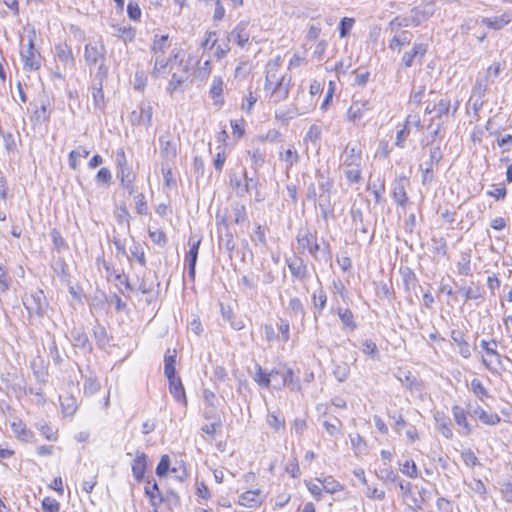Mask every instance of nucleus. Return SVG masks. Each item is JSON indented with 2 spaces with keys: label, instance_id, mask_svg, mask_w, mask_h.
Segmentation results:
<instances>
[{
  "label": "nucleus",
  "instance_id": "1",
  "mask_svg": "<svg viewBox=\"0 0 512 512\" xmlns=\"http://www.w3.org/2000/svg\"><path fill=\"white\" fill-rule=\"evenodd\" d=\"M334 182L329 175L317 171L316 183H310L307 188V198L317 201L323 219L333 215L334 205L331 200Z\"/></svg>",
  "mask_w": 512,
  "mask_h": 512
},
{
  "label": "nucleus",
  "instance_id": "2",
  "mask_svg": "<svg viewBox=\"0 0 512 512\" xmlns=\"http://www.w3.org/2000/svg\"><path fill=\"white\" fill-rule=\"evenodd\" d=\"M458 109L455 105L452 109L451 99L448 96H442L434 91L429 92V99L426 101L425 114H433L428 129L433 128L434 121L445 123L450 116H453Z\"/></svg>",
  "mask_w": 512,
  "mask_h": 512
},
{
  "label": "nucleus",
  "instance_id": "3",
  "mask_svg": "<svg viewBox=\"0 0 512 512\" xmlns=\"http://www.w3.org/2000/svg\"><path fill=\"white\" fill-rule=\"evenodd\" d=\"M341 166L349 184H357L362 180V151L356 145L348 144L341 154Z\"/></svg>",
  "mask_w": 512,
  "mask_h": 512
},
{
  "label": "nucleus",
  "instance_id": "4",
  "mask_svg": "<svg viewBox=\"0 0 512 512\" xmlns=\"http://www.w3.org/2000/svg\"><path fill=\"white\" fill-rule=\"evenodd\" d=\"M290 77L277 73H266L264 89L270 93V101L279 103L289 95Z\"/></svg>",
  "mask_w": 512,
  "mask_h": 512
},
{
  "label": "nucleus",
  "instance_id": "5",
  "mask_svg": "<svg viewBox=\"0 0 512 512\" xmlns=\"http://www.w3.org/2000/svg\"><path fill=\"white\" fill-rule=\"evenodd\" d=\"M403 19L399 17L390 21L386 32L390 35L388 47L392 51L400 52L403 47L409 45L413 39V33L410 30L404 29L406 24H403Z\"/></svg>",
  "mask_w": 512,
  "mask_h": 512
},
{
  "label": "nucleus",
  "instance_id": "6",
  "mask_svg": "<svg viewBox=\"0 0 512 512\" xmlns=\"http://www.w3.org/2000/svg\"><path fill=\"white\" fill-rule=\"evenodd\" d=\"M480 347L485 352L486 356L494 357L495 361L489 360L486 357H482V365L493 375H500L501 370H504L503 356L498 353V343L492 339L490 341L482 339L480 341Z\"/></svg>",
  "mask_w": 512,
  "mask_h": 512
},
{
  "label": "nucleus",
  "instance_id": "7",
  "mask_svg": "<svg viewBox=\"0 0 512 512\" xmlns=\"http://www.w3.org/2000/svg\"><path fill=\"white\" fill-rule=\"evenodd\" d=\"M27 37L28 45L26 48L22 47L20 51L23 69L25 71H36L41 67V55L35 48V31H31Z\"/></svg>",
  "mask_w": 512,
  "mask_h": 512
},
{
  "label": "nucleus",
  "instance_id": "8",
  "mask_svg": "<svg viewBox=\"0 0 512 512\" xmlns=\"http://www.w3.org/2000/svg\"><path fill=\"white\" fill-rule=\"evenodd\" d=\"M179 63H184L183 59L179 58V51L173 49L167 58L156 57L154 59L152 75L156 78L165 77L175 71L179 67Z\"/></svg>",
  "mask_w": 512,
  "mask_h": 512
},
{
  "label": "nucleus",
  "instance_id": "9",
  "mask_svg": "<svg viewBox=\"0 0 512 512\" xmlns=\"http://www.w3.org/2000/svg\"><path fill=\"white\" fill-rule=\"evenodd\" d=\"M296 240L300 253L307 251L312 257L318 259V252L321 249L316 232H312L308 228H301L297 233Z\"/></svg>",
  "mask_w": 512,
  "mask_h": 512
},
{
  "label": "nucleus",
  "instance_id": "10",
  "mask_svg": "<svg viewBox=\"0 0 512 512\" xmlns=\"http://www.w3.org/2000/svg\"><path fill=\"white\" fill-rule=\"evenodd\" d=\"M153 107L148 100H143L137 109L129 115V122L132 126H144L146 129L152 126Z\"/></svg>",
  "mask_w": 512,
  "mask_h": 512
},
{
  "label": "nucleus",
  "instance_id": "11",
  "mask_svg": "<svg viewBox=\"0 0 512 512\" xmlns=\"http://www.w3.org/2000/svg\"><path fill=\"white\" fill-rule=\"evenodd\" d=\"M106 56V47L101 39L90 41L84 47V59L88 66L100 63V69Z\"/></svg>",
  "mask_w": 512,
  "mask_h": 512
},
{
  "label": "nucleus",
  "instance_id": "12",
  "mask_svg": "<svg viewBox=\"0 0 512 512\" xmlns=\"http://www.w3.org/2000/svg\"><path fill=\"white\" fill-rule=\"evenodd\" d=\"M250 22L248 20H241L237 23V25L233 28V30L228 35V42L232 41L236 43L239 47L245 48L250 41Z\"/></svg>",
  "mask_w": 512,
  "mask_h": 512
},
{
  "label": "nucleus",
  "instance_id": "13",
  "mask_svg": "<svg viewBox=\"0 0 512 512\" xmlns=\"http://www.w3.org/2000/svg\"><path fill=\"white\" fill-rule=\"evenodd\" d=\"M188 78V66L185 63H179V67L171 73V79L166 87L167 93L173 95L182 88Z\"/></svg>",
  "mask_w": 512,
  "mask_h": 512
},
{
  "label": "nucleus",
  "instance_id": "14",
  "mask_svg": "<svg viewBox=\"0 0 512 512\" xmlns=\"http://www.w3.org/2000/svg\"><path fill=\"white\" fill-rule=\"evenodd\" d=\"M373 105L367 99H353L351 106L347 111V119L352 122L361 120L367 112L372 110Z\"/></svg>",
  "mask_w": 512,
  "mask_h": 512
},
{
  "label": "nucleus",
  "instance_id": "15",
  "mask_svg": "<svg viewBox=\"0 0 512 512\" xmlns=\"http://www.w3.org/2000/svg\"><path fill=\"white\" fill-rule=\"evenodd\" d=\"M177 141L169 133L159 137V149L161 157L167 162L172 161L177 156Z\"/></svg>",
  "mask_w": 512,
  "mask_h": 512
},
{
  "label": "nucleus",
  "instance_id": "16",
  "mask_svg": "<svg viewBox=\"0 0 512 512\" xmlns=\"http://www.w3.org/2000/svg\"><path fill=\"white\" fill-rule=\"evenodd\" d=\"M188 244L190 246L189 251L186 254V262L188 263V278L191 281H194L201 239H195V237L191 236L189 238Z\"/></svg>",
  "mask_w": 512,
  "mask_h": 512
},
{
  "label": "nucleus",
  "instance_id": "17",
  "mask_svg": "<svg viewBox=\"0 0 512 512\" xmlns=\"http://www.w3.org/2000/svg\"><path fill=\"white\" fill-rule=\"evenodd\" d=\"M409 184V179L405 176H400L393 182L392 196L394 201L401 207H405L408 202L406 188Z\"/></svg>",
  "mask_w": 512,
  "mask_h": 512
},
{
  "label": "nucleus",
  "instance_id": "18",
  "mask_svg": "<svg viewBox=\"0 0 512 512\" xmlns=\"http://www.w3.org/2000/svg\"><path fill=\"white\" fill-rule=\"evenodd\" d=\"M115 163L117 166L116 176L119 180L136 176L128 163L125 151L123 148L117 149L115 153Z\"/></svg>",
  "mask_w": 512,
  "mask_h": 512
},
{
  "label": "nucleus",
  "instance_id": "19",
  "mask_svg": "<svg viewBox=\"0 0 512 512\" xmlns=\"http://www.w3.org/2000/svg\"><path fill=\"white\" fill-rule=\"evenodd\" d=\"M428 49V45L426 43H414L411 50L407 51L402 56V64L405 67H411L415 60L417 59L421 62L422 58L425 56Z\"/></svg>",
  "mask_w": 512,
  "mask_h": 512
},
{
  "label": "nucleus",
  "instance_id": "20",
  "mask_svg": "<svg viewBox=\"0 0 512 512\" xmlns=\"http://www.w3.org/2000/svg\"><path fill=\"white\" fill-rule=\"evenodd\" d=\"M264 496L260 489L248 490L239 496L238 503L241 506L255 508L262 504Z\"/></svg>",
  "mask_w": 512,
  "mask_h": 512
},
{
  "label": "nucleus",
  "instance_id": "21",
  "mask_svg": "<svg viewBox=\"0 0 512 512\" xmlns=\"http://www.w3.org/2000/svg\"><path fill=\"white\" fill-rule=\"evenodd\" d=\"M71 340L75 347L83 351H90L92 346L82 326H74L71 330Z\"/></svg>",
  "mask_w": 512,
  "mask_h": 512
},
{
  "label": "nucleus",
  "instance_id": "22",
  "mask_svg": "<svg viewBox=\"0 0 512 512\" xmlns=\"http://www.w3.org/2000/svg\"><path fill=\"white\" fill-rule=\"evenodd\" d=\"M512 21V13L511 12H504L500 16H494V17H483L481 19V24L485 25L486 27L493 29V30H500L504 28L506 25L511 23Z\"/></svg>",
  "mask_w": 512,
  "mask_h": 512
},
{
  "label": "nucleus",
  "instance_id": "23",
  "mask_svg": "<svg viewBox=\"0 0 512 512\" xmlns=\"http://www.w3.org/2000/svg\"><path fill=\"white\" fill-rule=\"evenodd\" d=\"M287 266L292 276L298 280H305L308 276L307 265L304 260L300 257H293L287 259Z\"/></svg>",
  "mask_w": 512,
  "mask_h": 512
},
{
  "label": "nucleus",
  "instance_id": "24",
  "mask_svg": "<svg viewBox=\"0 0 512 512\" xmlns=\"http://www.w3.org/2000/svg\"><path fill=\"white\" fill-rule=\"evenodd\" d=\"M55 55L65 67H75V58L72 49L66 43H59L55 46Z\"/></svg>",
  "mask_w": 512,
  "mask_h": 512
},
{
  "label": "nucleus",
  "instance_id": "25",
  "mask_svg": "<svg viewBox=\"0 0 512 512\" xmlns=\"http://www.w3.org/2000/svg\"><path fill=\"white\" fill-rule=\"evenodd\" d=\"M470 414L485 425L495 426L501 422V417L497 413H489L479 405Z\"/></svg>",
  "mask_w": 512,
  "mask_h": 512
},
{
  "label": "nucleus",
  "instance_id": "26",
  "mask_svg": "<svg viewBox=\"0 0 512 512\" xmlns=\"http://www.w3.org/2000/svg\"><path fill=\"white\" fill-rule=\"evenodd\" d=\"M224 82L222 77L214 76L210 85L209 94L213 99L214 105L222 106L224 104L223 94Z\"/></svg>",
  "mask_w": 512,
  "mask_h": 512
},
{
  "label": "nucleus",
  "instance_id": "27",
  "mask_svg": "<svg viewBox=\"0 0 512 512\" xmlns=\"http://www.w3.org/2000/svg\"><path fill=\"white\" fill-rule=\"evenodd\" d=\"M322 425L326 432L332 437L342 434L343 423L336 416L325 415L322 420Z\"/></svg>",
  "mask_w": 512,
  "mask_h": 512
},
{
  "label": "nucleus",
  "instance_id": "28",
  "mask_svg": "<svg viewBox=\"0 0 512 512\" xmlns=\"http://www.w3.org/2000/svg\"><path fill=\"white\" fill-rule=\"evenodd\" d=\"M171 42L168 35H155L151 47L154 59L156 57H164L165 52L170 48Z\"/></svg>",
  "mask_w": 512,
  "mask_h": 512
},
{
  "label": "nucleus",
  "instance_id": "29",
  "mask_svg": "<svg viewBox=\"0 0 512 512\" xmlns=\"http://www.w3.org/2000/svg\"><path fill=\"white\" fill-rule=\"evenodd\" d=\"M451 339L458 346L460 355L463 358L468 359L471 356V350L470 345L465 340L463 332L459 330H452Z\"/></svg>",
  "mask_w": 512,
  "mask_h": 512
},
{
  "label": "nucleus",
  "instance_id": "30",
  "mask_svg": "<svg viewBox=\"0 0 512 512\" xmlns=\"http://www.w3.org/2000/svg\"><path fill=\"white\" fill-rule=\"evenodd\" d=\"M169 391L178 402L186 403L185 390L182 381L176 375L168 378Z\"/></svg>",
  "mask_w": 512,
  "mask_h": 512
},
{
  "label": "nucleus",
  "instance_id": "31",
  "mask_svg": "<svg viewBox=\"0 0 512 512\" xmlns=\"http://www.w3.org/2000/svg\"><path fill=\"white\" fill-rule=\"evenodd\" d=\"M452 414L456 424L464 429V433L466 435L470 434L472 432V427L467 421L466 411L459 405H454L452 407Z\"/></svg>",
  "mask_w": 512,
  "mask_h": 512
},
{
  "label": "nucleus",
  "instance_id": "32",
  "mask_svg": "<svg viewBox=\"0 0 512 512\" xmlns=\"http://www.w3.org/2000/svg\"><path fill=\"white\" fill-rule=\"evenodd\" d=\"M352 224L355 233L366 235L368 233V225L364 222L363 212L359 208H352L350 211Z\"/></svg>",
  "mask_w": 512,
  "mask_h": 512
},
{
  "label": "nucleus",
  "instance_id": "33",
  "mask_svg": "<svg viewBox=\"0 0 512 512\" xmlns=\"http://www.w3.org/2000/svg\"><path fill=\"white\" fill-rule=\"evenodd\" d=\"M147 466V457L143 452H137L132 463V473L136 480H141L144 476Z\"/></svg>",
  "mask_w": 512,
  "mask_h": 512
},
{
  "label": "nucleus",
  "instance_id": "34",
  "mask_svg": "<svg viewBox=\"0 0 512 512\" xmlns=\"http://www.w3.org/2000/svg\"><path fill=\"white\" fill-rule=\"evenodd\" d=\"M469 389L474 396L479 399L482 403H485L486 399L491 398L489 390L484 386L482 381L478 378H473L470 382Z\"/></svg>",
  "mask_w": 512,
  "mask_h": 512
},
{
  "label": "nucleus",
  "instance_id": "35",
  "mask_svg": "<svg viewBox=\"0 0 512 512\" xmlns=\"http://www.w3.org/2000/svg\"><path fill=\"white\" fill-rule=\"evenodd\" d=\"M113 35L120 38L124 43L132 42L136 31L129 25H113Z\"/></svg>",
  "mask_w": 512,
  "mask_h": 512
},
{
  "label": "nucleus",
  "instance_id": "36",
  "mask_svg": "<svg viewBox=\"0 0 512 512\" xmlns=\"http://www.w3.org/2000/svg\"><path fill=\"white\" fill-rule=\"evenodd\" d=\"M59 399H60L62 413L65 416H73L78 409V404H77L76 398L72 395L67 394V395L60 396Z\"/></svg>",
  "mask_w": 512,
  "mask_h": 512
},
{
  "label": "nucleus",
  "instance_id": "37",
  "mask_svg": "<svg viewBox=\"0 0 512 512\" xmlns=\"http://www.w3.org/2000/svg\"><path fill=\"white\" fill-rule=\"evenodd\" d=\"M176 355L177 352L175 349L168 348L165 355H164V374L167 378H171V376H174L175 371V364H176Z\"/></svg>",
  "mask_w": 512,
  "mask_h": 512
},
{
  "label": "nucleus",
  "instance_id": "38",
  "mask_svg": "<svg viewBox=\"0 0 512 512\" xmlns=\"http://www.w3.org/2000/svg\"><path fill=\"white\" fill-rule=\"evenodd\" d=\"M457 270L460 275L471 276L473 273L470 252H462L457 262Z\"/></svg>",
  "mask_w": 512,
  "mask_h": 512
},
{
  "label": "nucleus",
  "instance_id": "39",
  "mask_svg": "<svg viewBox=\"0 0 512 512\" xmlns=\"http://www.w3.org/2000/svg\"><path fill=\"white\" fill-rule=\"evenodd\" d=\"M317 481L322 485L324 491L329 494H334L344 489L343 485L333 476H326L323 479L317 478Z\"/></svg>",
  "mask_w": 512,
  "mask_h": 512
},
{
  "label": "nucleus",
  "instance_id": "40",
  "mask_svg": "<svg viewBox=\"0 0 512 512\" xmlns=\"http://www.w3.org/2000/svg\"><path fill=\"white\" fill-rule=\"evenodd\" d=\"M279 157L286 163L287 170L299 161V154L293 145L289 146L286 150H281L279 152Z\"/></svg>",
  "mask_w": 512,
  "mask_h": 512
},
{
  "label": "nucleus",
  "instance_id": "41",
  "mask_svg": "<svg viewBox=\"0 0 512 512\" xmlns=\"http://www.w3.org/2000/svg\"><path fill=\"white\" fill-rule=\"evenodd\" d=\"M435 421L439 432L446 439H451L453 437V431L450 427L449 419L444 414L437 413L435 415Z\"/></svg>",
  "mask_w": 512,
  "mask_h": 512
},
{
  "label": "nucleus",
  "instance_id": "42",
  "mask_svg": "<svg viewBox=\"0 0 512 512\" xmlns=\"http://www.w3.org/2000/svg\"><path fill=\"white\" fill-rule=\"evenodd\" d=\"M312 302H313V306L316 310L315 315L321 314L322 311L324 310V308L326 307V303H327L326 292L322 288L315 291L312 295Z\"/></svg>",
  "mask_w": 512,
  "mask_h": 512
},
{
  "label": "nucleus",
  "instance_id": "43",
  "mask_svg": "<svg viewBox=\"0 0 512 512\" xmlns=\"http://www.w3.org/2000/svg\"><path fill=\"white\" fill-rule=\"evenodd\" d=\"M273 373L265 372L260 365H256L253 380L261 387L268 388L272 381Z\"/></svg>",
  "mask_w": 512,
  "mask_h": 512
},
{
  "label": "nucleus",
  "instance_id": "44",
  "mask_svg": "<svg viewBox=\"0 0 512 512\" xmlns=\"http://www.w3.org/2000/svg\"><path fill=\"white\" fill-rule=\"evenodd\" d=\"M89 153H90L89 150L84 146H79L77 149L72 150L69 154V159H68L69 166L73 170H76L79 165L78 159L81 157H83V158L88 157Z\"/></svg>",
  "mask_w": 512,
  "mask_h": 512
},
{
  "label": "nucleus",
  "instance_id": "45",
  "mask_svg": "<svg viewBox=\"0 0 512 512\" xmlns=\"http://www.w3.org/2000/svg\"><path fill=\"white\" fill-rule=\"evenodd\" d=\"M400 471L402 474L409 478H417L419 476V470L412 459H407L404 462L399 463Z\"/></svg>",
  "mask_w": 512,
  "mask_h": 512
},
{
  "label": "nucleus",
  "instance_id": "46",
  "mask_svg": "<svg viewBox=\"0 0 512 512\" xmlns=\"http://www.w3.org/2000/svg\"><path fill=\"white\" fill-rule=\"evenodd\" d=\"M288 310L294 316H300L302 320L304 319L305 314H306L304 305H303L302 301L300 300V298H298V297L290 298V300L288 302Z\"/></svg>",
  "mask_w": 512,
  "mask_h": 512
},
{
  "label": "nucleus",
  "instance_id": "47",
  "mask_svg": "<svg viewBox=\"0 0 512 512\" xmlns=\"http://www.w3.org/2000/svg\"><path fill=\"white\" fill-rule=\"evenodd\" d=\"M459 293H461L466 301L468 300H477L483 298V292L480 287L468 286L461 287L459 289Z\"/></svg>",
  "mask_w": 512,
  "mask_h": 512
},
{
  "label": "nucleus",
  "instance_id": "48",
  "mask_svg": "<svg viewBox=\"0 0 512 512\" xmlns=\"http://www.w3.org/2000/svg\"><path fill=\"white\" fill-rule=\"evenodd\" d=\"M248 156L250 157L251 166L253 169L257 170L261 167L265 162V154L259 148H253L247 151Z\"/></svg>",
  "mask_w": 512,
  "mask_h": 512
},
{
  "label": "nucleus",
  "instance_id": "49",
  "mask_svg": "<svg viewBox=\"0 0 512 512\" xmlns=\"http://www.w3.org/2000/svg\"><path fill=\"white\" fill-rule=\"evenodd\" d=\"M281 385L289 386L291 390H298L300 388L299 381H294L293 371L290 368L282 369Z\"/></svg>",
  "mask_w": 512,
  "mask_h": 512
},
{
  "label": "nucleus",
  "instance_id": "50",
  "mask_svg": "<svg viewBox=\"0 0 512 512\" xmlns=\"http://www.w3.org/2000/svg\"><path fill=\"white\" fill-rule=\"evenodd\" d=\"M337 314L344 326L350 328L351 330L356 329L357 325L354 321V316L350 309L339 308Z\"/></svg>",
  "mask_w": 512,
  "mask_h": 512
},
{
  "label": "nucleus",
  "instance_id": "51",
  "mask_svg": "<svg viewBox=\"0 0 512 512\" xmlns=\"http://www.w3.org/2000/svg\"><path fill=\"white\" fill-rule=\"evenodd\" d=\"M333 374L339 382H343L350 375V366L346 362H339L335 364Z\"/></svg>",
  "mask_w": 512,
  "mask_h": 512
},
{
  "label": "nucleus",
  "instance_id": "52",
  "mask_svg": "<svg viewBox=\"0 0 512 512\" xmlns=\"http://www.w3.org/2000/svg\"><path fill=\"white\" fill-rule=\"evenodd\" d=\"M425 91H426V87L424 85H414L412 90H411V93H410V99H409V103L412 105V104H415V105H419L421 104L423 98L425 97Z\"/></svg>",
  "mask_w": 512,
  "mask_h": 512
},
{
  "label": "nucleus",
  "instance_id": "53",
  "mask_svg": "<svg viewBox=\"0 0 512 512\" xmlns=\"http://www.w3.org/2000/svg\"><path fill=\"white\" fill-rule=\"evenodd\" d=\"M11 428L14 434L21 440L27 441L31 436V432L26 429L22 421L13 422Z\"/></svg>",
  "mask_w": 512,
  "mask_h": 512
},
{
  "label": "nucleus",
  "instance_id": "54",
  "mask_svg": "<svg viewBox=\"0 0 512 512\" xmlns=\"http://www.w3.org/2000/svg\"><path fill=\"white\" fill-rule=\"evenodd\" d=\"M131 257L135 258L141 266H146L145 252L140 243L134 242L130 247Z\"/></svg>",
  "mask_w": 512,
  "mask_h": 512
},
{
  "label": "nucleus",
  "instance_id": "55",
  "mask_svg": "<svg viewBox=\"0 0 512 512\" xmlns=\"http://www.w3.org/2000/svg\"><path fill=\"white\" fill-rule=\"evenodd\" d=\"M92 99H93L94 106L97 109L102 110L104 108L105 101H104V93H103V89H102V83H99L98 87L94 86L92 88Z\"/></svg>",
  "mask_w": 512,
  "mask_h": 512
},
{
  "label": "nucleus",
  "instance_id": "56",
  "mask_svg": "<svg viewBox=\"0 0 512 512\" xmlns=\"http://www.w3.org/2000/svg\"><path fill=\"white\" fill-rule=\"evenodd\" d=\"M461 459L468 467H475L476 465H479L477 456L470 448L463 449L461 451Z\"/></svg>",
  "mask_w": 512,
  "mask_h": 512
},
{
  "label": "nucleus",
  "instance_id": "57",
  "mask_svg": "<svg viewBox=\"0 0 512 512\" xmlns=\"http://www.w3.org/2000/svg\"><path fill=\"white\" fill-rule=\"evenodd\" d=\"M223 146L217 147V153L213 159V165L217 172H221L226 161V154Z\"/></svg>",
  "mask_w": 512,
  "mask_h": 512
},
{
  "label": "nucleus",
  "instance_id": "58",
  "mask_svg": "<svg viewBox=\"0 0 512 512\" xmlns=\"http://www.w3.org/2000/svg\"><path fill=\"white\" fill-rule=\"evenodd\" d=\"M267 423L274 431H280L285 428V421L274 413H268Z\"/></svg>",
  "mask_w": 512,
  "mask_h": 512
},
{
  "label": "nucleus",
  "instance_id": "59",
  "mask_svg": "<svg viewBox=\"0 0 512 512\" xmlns=\"http://www.w3.org/2000/svg\"><path fill=\"white\" fill-rule=\"evenodd\" d=\"M100 383L92 377H89L84 382L83 391L85 395H93L100 390Z\"/></svg>",
  "mask_w": 512,
  "mask_h": 512
},
{
  "label": "nucleus",
  "instance_id": "60",
  "mask_svg": "<svg viewBox=\"0 0 512 512\" xmlns=\"http://www.w3.org/2000/svg\"><path fill=\"white\" fill-rule=\"evenodd\" d=\"M135 209L139 215H145L148 212V206L143 193L134 196Z\"/></svg>",
  "mask_w": 512,
  "mask_h": 512
},
{
  "label": "nucleus",
  "instance_id": "61",
  "mask_svg": "<svg viewBox=\"0 0 512 512\" xmlns=\"http://www.w3.org/2000/svg\"><path fill=\"white\" fill-rule=\"evenodd\" d=\"M304 483H305V486L307 487L308 491L312 494V496L316 500L319 501L322 499V492L324 491V489L319 482L314 483L312 481L305 480Z\"/></svg>",
  "mask_w": 512,
  "mask_h": 512
},
{
  "label": "nucleus",
  "instance_id": "62",
  "mask_svg": "<svg viewBox=\"0 0 512 512\" xmlns=\"http://www.w3.org/2000/svg\"><path fill=\"white\" fill-rule=\"evenodd\" d=\"M95 180L98 184L110 185L112 181V174L110 169L103 167L96 174Z\"/></svg>",
  "mask_w": 512,
  "mask_h": 512
},
{
  "label": "nucleus",
  "instance_id": "63",
  "mask_svg": "<svg viewBox=\"0 0 512 512\" xmlns=\"http://www.w3.org/2000/svg\"><path fill=\"white\" fill-rule=\"evenodd\" d=\"M355 20L353 18L344 17L339 24V35L341 38H345L350 30L352 29Z\"/></svg>",
  "mask_w": 512,
  "mask_h": 512
},
{
  "label": "nucleus",
  "instance_id": "64",
  "mask_svg": "<svg viewBox=\"0 0 512 512\" xmlns=\"http://www.w3.org/2000/svg\"><path fill=\"white\" fill-rule=\"evenodd\" d=\"M43 512H59L60 504L57 500L46 497L42 501Z\"/></svg>",
  "mask_w": 512,
  "mask_h": 512
}]
</instances>
